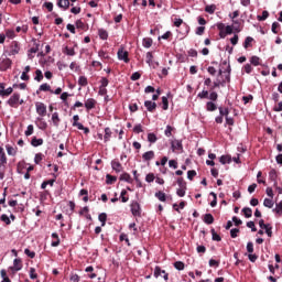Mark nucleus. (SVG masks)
Listing matches in <instances>:
<instances>
[{"label":"nucleus","mask_w":282,"mask_h":282,"mask_svg":"<svg viewBox=\"0 0 282 282\" xmlns=\"http://www.w3.org/2000/svg\"><path fill=\"white\" fill-rule=\"evenodd\" d=\"M2 65H4V68H3V69L10 68L11 65H12V59H10V58L3 59V61H2Z\"/></svg>","instance_id":"338daca9"},{"label":"nucleus","mask_w":282,"mask_h":282,"mask_svg":"<svg viewBox=\"0 0 282 282\" xmlns=\"http://www.w3.org/2000/svg\"><path fill=\"white\" fill-rule=\"evenodd\" d=\"M23 99H21V94L14 93L7 101V105L9 107H13V109H17L19 105H23Z\"/></svg>","instance_id":"f257e3e1"},{"label":"nucleus","mask_w":282,"mask_h":282,"mask_svg":"<svg viewBox=\"0 0 282 282\" xmlns=\"http://www.w3.org/2000/svg\"><path fill=\"white\" fill-rule=\"evenodd\" d=\"M52 239H55V240L52 241L51 246L53 248H58V246H61V238L58 237V234L53 232L52 234Z\"/></svg>","instance_id":"f8f14e48"},{"label":"nucleus","mask_w":282,"mask_h":282,"mask_svg":"<svg viewBox=\"0 0 282 282\" xmlns=\"http://www.w3.org/2000/svg\"><path fill=\"white\" fill-rule=\"evenodd\" d=\"M162 109L163 111H166L169 109V98L167 97H162Z\"/></svg>","instance_id":"4d7b16f0"},{"label":"nucleus","mask_w":282,"mask_h":282,"mask_svg":"<svg viewBox=\"0 0 282 282\" xmlns=\"http://www.w3.org/2000/svg\"><path fill=\"white\" fill-rule=\"evenodd\" d=\"M250 63L254 65V67H258V65H261V58L259 56H251Z\"/></svg>","instance_id":"c9c22d12"},{"label":"nucleus","mask_w":282,"mask_h":282,"mask_svg":"<svg viewBox=\"0 0 282 282\" xmlns=\"http://www.w3.org/2000/svg\"><path fill=\"white\" fill-rule=\"evenodd\" d=\"M219 162H220L221 164H230L231 159H230L229 155H221L220 159H219Z\"/></svg>","instance_id":"a18cd8bd"},{"label":"nucleus","mask_w":282,"mask_h":282,"mask_svg":"<svg viewBox=\"0 0 282 282\" xmlns=\"http://www.w3.org/2000/svg\"><path fill=\"white\" fill-rule=\"evenodd\" d=\"M171 147H172V151H182L183 149L182 141L180 140L172 141Z\"/></svg>","instance_id":"9b49d317"},{"label":"nucleus","mask_w":282,"mask_h":282,"mask_svg":"<svg viewBox=\"0 0 282 282\" xmlns=\"http://www.w3.org/2000/svg\"><path fill=\"white\" fill-rule=\"evenodd\" d=\"M242 213L247 219H250V217H252V208L250 207L242 208Z\"/></svg>","instance_id":"58836bf2"},{"label":"nucleus","mask_w":282,"mask_h":282,"mask_svg":"<svg viewBox=\"0 0 282 282\" xmlns=\"http://www.w3.org/2000/svg\"><path fill=\"white\" fill-rule=\"evenodd\" d=\"M116 182H118V177L111 175V174H107L106 175V184H116Z\"/></svg>","instance_id":"393cba45"},{"label":"nucleus","mask_w":282,"mask_h":282,"mask_svg":"<svg viewBox=\"0 0 282 282\" xmlns=\"http://www.w3.org/2000/svg\"><path fill=\"white\" fill-rule=\"evenodd\" d=\"M176 195L178 197H184V195H186V187H180L178 189H176Z\"/></svg>","instance_id":"0e129e2a"},{"label":"nucleus","mask_w":282,"mask_h":282,"mask_svg":"<svg viewBox=\"0 0 282 282\" xmlns=\"http://www.w3.org/2000/svg\"><path fill=\"white\" fill-rule=\"evenodd\" d=\"M120 199L123 204H127V202H129V194L127 193V189L121 191Z\"/></svg>","instance_id":"c756f323"},{"label":"nucleus","mask_w":282,"mask_h":282,"mask_svg":"<svg viewBox=\"0 0 282 282\" xmlns=\"http://www.w3.org/2000/svg\"><path fill=\"white\" fill-rule=\"evenodd\" d=\"M145 63H148V65H150V67H153V69H155V65H153V53H151V52L147 53Z\"/></svg>","instance_id":"6ab92c4d"},{"label":"nucleus","mask_w":282,"mask_h":282,"mask_svg":"<svg viewBox=\"0 0 282 282\" xmlns=\"http://www.w3.org/2000/svg\"><path fill=\"white\" fill-rule=\"evenodd\" d=\"M206 110L207 111H217V105L213 101H207Z\"/></svg>","instance_id":"473e14b6"},{"label":"nucleus","mask_w":282,"mask_h":282,"mask_svg":"<svg viewBox=\"0 0 282 282\" xmlns=\"http://www.w3.org/2000/svg\"><path fill=\"white\" fill-rule=\"evenodd\" d=\"M57 6L62 9V10H69L70 6H74V3H69V0H58L57 1Z\"/></svg>","instance_id":"1a4fd4ad"},{"label":"nucleus","mask_w":282,"mask_h":282,"mask_svg":"<svg viewBox=\"0 0 282 282\" xmlns=\"http://www.w3.org/2000/svg\"><path fill=\"white\" fill-rule=\"evenodd\" d=\"M0 164L2 166H6L8 164V156L6 155V151H3V148L0 147Z\"/></svg>","instance_id":"dca6fc26"},{"label":"nucleus","mask_w":282,"mask_h":282,"mask_svg":"<svg viewBox=\"0 0 282 282\" xmlns=\"http://www.w3.org/2000/svg\"><path fill=\"white\" fill-rule=\"evenodd\" d=\"M35 109L37 116H41L42 118H45L47 116V106L41 101L35 102Z\"/></svg>","instance_id":"7ed1b4c3"},{"label":"nucleus","mask_w":282,"mask_h":282,"mask_svg":"<svg viewBox=\"0 0 282 282\" xmlns=\"http://www.w3.org/2000/svg\"><path fill=\"white\" fill-rule=\"evenodd\" d=\"M21 48L19 47V42H17V41H13L12 43H11V54H19V51H20Z\"/></svg>","instance_id":"5701e85b"},{"label":"nucleus","mask_w":282,"mask_h":282,"mask_svg":"<svg viewBox=\"0 0 282 282\" xmlns=\"http://www.w3.org/2000/svg\"><path fill=\"white\" fill-rule=\"evenodd\" d=\"M22 269H23V262L21 261V259H14L12 270H15V272H19V270H22Z\"/></svg>","instance_id":"4468645a"},{"label":"nucleus","mask_w":282,"mask_h":282,"mask_svg":"<svg viewBox=\"0 0 282 282\" xmlns=\"http://www.w3.org/2000/svg\"><path fill=\"white\" fill-rule=\"evenodd\" d=\"M0 221H3L7 226H10V224H12V221L10 220V217H8V215L6 214L1 215Z\"/></svg>","instance_id":"603ef678"},{"label":"nucleus","mask_w":282,"mask_h":282,"mask_svg":"<svg viewBox=\"0 0 282 282\" xmlns=\"http://www.w3.org/2000/svg\"><path fill=\"white\" fill-rule=\"evenodd\" d=\"M54 182H56V178L48 180V181H44V182L41 184V188H42V189H45V188H47V186H54Z\"/></svg>","instance_id":"2f4dec72"},{"label":"nucleus","mask_w":282,"mask_h":282,"mask_svg":"<svg viewBox=\"0 0 282 282\" xmlns=\"http://www.w3.org/2000/svg\"><path fill=\"white\" fill-rule=\"evenodd\" d=\"M276 177H279V175L276 174V170H271L269 172V180L270 182H276Z\"/></svg>","instance_id":"ea45409f"},{"label":"nucleus","mask_w":282,"mask_h":282,"mask_svg":"<svg viewBox=\"0 0 282 282\" xmlns=\"http://www.w3.org/2000/svg\"><path fill=\"white\" fill-rule=\"evenodd\" d=\"M226 83H230V73L226 75L225 79H216V82H214V86L210 88V91H215V89L219 87H225Z\"/></svg>","instance_id":"f03ea898"},{"label":"nucleus","mask_w":282,"mask_h":282,"mask_svg":"<svg viewBox=\"0 0 282 282\" xmlns=\"http://www.w3.org/2000/svg\"><path fill=\"white\" fill-rule=\"evenodd\" d=\"M29 275H30V279H32V280L39 279V274L36 273V269L35 268H30Z\"/></svg>","instance_id":"49530a36"},{"label":"nucleus","mask_w":282,"mask_h":282,"mask_svg":"<svg viewBox=\"0 0 282 282\" xmlns=\"http://www.w3.org/2000/svg\"><path fill=\"white\" fill-rule=\"evenodd\" d=\"M174 129H175L174 127L166 126V129H165V135H166V138H171V135H173Z\"/></svg>","instance_id":"052dcab7"},{"label":"nucleus","mask_w":282,"mask_h":282,"mask_svg":"<svg viewBox=\"0 0 282 282\" xmlns=\"http://www.w3.org/2000/svg\"><path fill=\"white\" fill-rule=\"evenodd\" d=\"M254 41L253 37L247 36L245 42H243V47L245 50H248V47H252V42Z\"/></svg>","instance_id":"c85d7f7f"},{"label":"nucleus","mask_w":282,"mask_h":282,"mask_svg":"<svg viewBox=\"0 0 282 282\" xmlns=\"http://www.w3.org/2000/svg\"><path fill=\"white\" fill-rule=\"evenodd\" d=\"M142 45H143V47L149 50V47H151L153 45V39L144 37L143 41H142Z\"/></svg>","instance_id":"b1692460"},{"label":"nucleus","mask_w":282,"mask_h":282,"mask_svg":"<svg viewBox=\"0 0 282 282\" xmlns=\"http://www.w3.org/2000/svg\"><path fill=\"white\" fill-rule=\"evenodd\" d=\"M203 221L210 226V224H215V217H213V214H205Z\"/></svg>","instance_id":"f3484780"},{"label":"nucleus","mask_w":282,"mask_h":282,"mask_svg":"<svg viewBox=\"0 0 282 282\" xmlns=\"http://www.w3.org/2000/svg\"><path fill=\"white\" fill-rule=\"evenodd\" d=\"M117 56L119 61H123L124 63H129V52L124 51L123 48H119Z\"/></svg>","instance_id":"423d86ee"},{"label":"nucleus","mask_w":282,"mask_h":282,"mask_svg":"<svg viewBox=\"0 0 282 282\" xmlns=\"http://www.w3.org/2000/svg\"><path fill=\"white\" fill-rule=\"evenodd\" d=\"M98 56H99V58H102L104 61H110L111 59L109 54L107 52H105L104 50H100L98 52Z\"/></svg>","instance_id":"72a5a7b5"},{"label":"nucleus","mask_w":282,"mask_h":282,"mask_svg":"<svg viewBox=\"0 0 282 282\" xmlns=\"http://www.w3.org/2000/svg\"><path fill=\"white\" fill-rule=\"evenodd\" d=\"M148 142H150V144H155V142H158V135H155V133L153 132L149 133Z\"/></svg>","instance_id":"e433bc0d"},{"label":"nucleus","mask_w":282,"mask_h":282,"mask_svg":"<svg viewBox=\"0 0 282 282\" xmlns=\"http://www.w3.org/2000/svg\"><path fill=\"white\" fill-rule=\"evenodd\" d=\"M154 197H156L159 202H166V194L162 191L156 192Z\"/></svg>","instance_id":"412c9836"},{"label":"nucleus","mask_w":282,"mask_h":282,"mask_svg":"<svg viewBox=\"0 0 282 282\" xmlns=\"http://www.w3.org/2000/svg\"><path fill=\"white\" fill-rule=\"evenodd\" d=\"M220 116L224 118H227L230 113V110L228 108L219 107L218 108Z\"/></svg>","instance_id":"79ce46f5"},{"label":"nucleus","mask_w":282,"mask_h":282,"mask_svg":"<svg viewBox=\"0 0 282 282\" xmlns=\"http://www.w3.org/2000/svg\"><path fill=\"white\" fill-rule=\"evenodd\" d=\"M97 101L94 98H89L85 101V108L87 111H91V109H96Z\"/></svg>","instance_id":"6e6552de"},{"label":"nucleus","mask_w":282,"mask_h":282,"mask_svg":"<svg viewBox=\"0 0 282 282\" xmlns=\"http://www.w3.org/2000/svg\"><path fill=\"white\" fill-rule=\"evenodd\" d=\"M52 122L54 127H58V124H61V118L58 117V112H54L52 115Z\"/></svg>","instance_id":"cd10ccee"},{"label":"nucleus","mask_w":282,"mask_h":282,"mask_svg":"<svg viewBox=\"0 0 282 282\" xmlns=\"http://www.w3.org/2000/svg\"><path fill=\"white\" fill-rule=\"evenodd\" d=\"M111 135H113L111 128H105L104 142H109L111 140Z\"/></svg>","instance_id":"2eb2a0df"},{"label":"nucleus","mask_w":282,"mask_h":282,"mask_svg":"<svg viewBox=\"0 0 282 282\" xmlns=\"http://www.w3.org/2000/svg\"><path fill=\"white\" fill-rule=\"evenodd\" d=\"M144 107L147 108L148 111H150V113H153V111L158 109V104H155V101L145 100Z\"/></svg>","instance_id":"0eeeda50"},{"label":"nucleus","mask_w":282,"mask_h":282,"mask_svg":"<svg viewBox=\"0 0 282 282\" xmlns=\"http://www.w3.org/2000/svg\"><path fill=\"white\" fill-rule=\"evenodd\" d=\"M75 25H76L77 30H85V22H83V20H77L75 22Z\"/></svg>","instance_id":"774afa93"},{"label":"nucleus","mask_w":282,"mask_h":282,"mask_svg":"<svg viewBox=\"0 0 282 282\" xmlns=\"http://www.w3.org/2000/svg\"><path fill=\"white\" fill-rule=\"evenodd\" d=\"M32 133H34V126L33 124H29L26 130H25V132H24V134L26 137H30V135H32Z\"/></svg>","instance_id":"680f3d73"},{"label":"nucleus","mask_w":282,"mask_h":282,"mask_svg":"<svg viewBox=\"0 0 282 282\" xmlns=\"http://www.w3.org/2000/svg\"><path fill=\"white\" fill-rule=\"evenodd\" d=\"M98 219H99V221H101V226H106V224H107V214H105V213L99 214Z\"/></svg>","instance_id":"8fccbe9b"},{"label":"nucleus","mask_w":282,"mask_h":282,"mask_svg":"<svg viewBox=\"0 0 282 282\" xmlns=\"http://www.w3.org/2000/svg\"><path fill=\"white\" fill-rule=\"evenodd\" d=\"M153 158H155V152H153V150H150L143 153L142 155V159L144 160V162H150V160H153Z\"/></svg>","instance_id":"ddd939ff"},{"label":"nucleus","mask_w":282,"mask_h":282,"mask_svg":"<svg viewBox=\"0 0 282 282\" xmlns=\"http://www.w3.org/2000/svg\"><path fill=\"white\" fill-rule=\"evenodd\" d=\"M185 267H186V265H185L184 262H182V261H176V262H174V268H175V270L182 271V270H184Z\"/></svg>","instance_id":"864d4df0"},{"label":"nucleus","mask_w":282,"mask_h":282,"mask_svg":"<svg viewBox=\"0 0 282 282\" xmlns=\"http://www.w3.org/2000/svg\"><path fill=\"white\" fill-rule=\"evenodd\" d=\"M268 17H270V12L263 11L262 15H258L257 19H258V21H265V19H268Z\"/></svg>","instance_id":"e2e57ef3"},{"label":"nucleus","mask_w":282,"mask_h":282,"mask_svg":"<svg viewBox=\"0 0 282 282\" xmlns=\"http://www.w3.org/2000/svg\"><path fill=\"white\" fill-rule=\"evenodd\" d=\"M88 84H89V82L87 80V77H85V76H79L78 85H79L80 87H87Z\"/></svg>","instance_id":"a19ab883"},{"label":"nucleus","mask_w":282,"mask_h":282,"mask_svg":"<svg viewBox=\"0 0 282 282\" xmlns=\"http://www.w3.org/2000/svg\"><path fill=\"white\" fill-rule=\"evenodd\" d=\"M212 239L213 241H221V236H219L215 229H212Z\"/></svg>","instance_id":"3c124183"},{"label":"nucleus","mask_w":282,"mask_h":282,"mask_svg":"<svg viewBox=\"0 0 282 282\" xmlns=\"http://www.w3.org/2000/svg\"><path fill=\"white\" fill-rule=\"evenodd\" d=\"M39 91H50L51 94H54V90H52V87L48 84H42L36 94H39Z\"/></svg>","instance_id":"4be33fe9"},{"label":"nucleus","mask_w":282,"mask_h":282,"mask_svg":"<svg viewBox=\"0 0 282 282\" xmlns=\"http://www.w3.org/2000/svg\"><path fill=\"white\" fill-rule=\"evenodd\" d=\"M207 98H209L212 102H216V100L219 98V95L216 91H212Z\"/></svg>","instance_id":"bf43d9fd"},{"label":"nucleus","mask_w":282,"mask_h":282,"mask_svg":"<svg viewBox=\"0 0 282 282\" xmlns=\"http://www.w3.org/2000/svg\"><path fill=\"white\" fill-rule=\"evenodd\" d=\"M130 206H131V213L134 217H140V215H142L140 203L133 202Z\"/></svg>","instance_id":"39448f33"},{"label":"nucleus","mask_w":282,"mask_h":282,"mask_svg":"<svg viewBox=\"0 0 282 282\" xmlns=\"http://www.w3.org/2000/svg\"><path fill=\"white\" fill-rule=\"evenodd\" d=\"M73 127H77V129H79V131H84L86 135L89 133V128H85V126H83L80 122L73 123Z\"/></svg>","instance_id":"a878e982"},{"label":"nucleus","mask_w":282,"mask_h":282,"mask_svg":"<svg viewBox=\"0 0 282 282\" xmlns=\"http://www.w3.org/2000/svg\"><path fill=\"white\" fill-rule=\"evenodd\" d=\"M272 212L275 213V215H279V217H281V215H282V200L280 203L275 204V208H273Z\"/></svg>","instance_id":"bb28decb"},{"label":"nucleus","mask_w":282,"mask_h":282,"mask_svg":"<svg viewBox=\"0 0 282 282\" xmlns=\"http://www.w3.org/2000/svg\"><path fill=\"white\" fill-rule=\"evenodd\" d=\"M43 158H44L43 153H36L34 158V163L41 164V162H43Z\"/></svg>","instance_id":"5fc2aeb1"},{"label":"nucleus","mask_w":282,"mask_h":282,"mask_svg":"<svg viewBox=\"0 0 282 282\" xmlns=\"http://www.w3.org/2000/svg\"><path fill=\"white\" fill-rule=\"evenodd\" d=\"M215 10H217V6L215 4H208L205 7V12H207V14H215Z\"/></svg>","instance_id":"7c9ffc66"},{"label":"nucleus","mask_w":282,"mask_h":282,"mask_svg":"<svg viewBox=\"0 0 282 282\" xmlns=\"http://www.w3.org/2000/svg\"><path fill=\"white\" fill-rule=\"evenodd\" d=\"M196 176H197V172L195 170H189L187 172V180H189L191 182H193V180H195Z\"/></svg>","instance_id":"de8ad7c7"},{"label":"nucleus","mask_w":282,"mask_h":282,"mask_svg":"<svg viewBox=\"0 0 282 282\" xmlns=\"http://www.w3.org/2000/svg\"><path fill=\"white\" fill-rule=\"evenodd\" d=\"M63 54H66V56H76V51H74V47L65 46Z\"/></svg>","instance_id":"a211bd4d"},{"label":"nucleus","mask_w":282,"mask_h":282,"mask_svg":"<svg viewBox=\"0 0 282 282\" xmlns=\"http://www.w3.org/2000/svg\"><path fill=\"white\" fill-rule=\"evenodd\" d=\"M154 276H155V279L163 276L164 281H169V273H166V271L162 270V268H160V267H155Z\"/></svg>","instance_id":"20e7f679"},{"label":"nucleus","mask_w":282,"mask_h":282,"mask_svg":"<svg viewBox=\"0 0 282 282\" xmlns=\"http://www.w3.org/2000/svg\"><path fill=\"white\" fill-rule=\"evenodd\" d=\"M34 80H36L37 83H41V80H43V72L41 69L35 70Z\"/></svg>","instance_id":"c03bdc74"},{"label":"nucleus","mask_w":282,"mask_h":282,"mask_svg":"<svg viewBox=\"0 0 282 282\" xmlns=\"http://www.w3.org/2000/svg\"><path fill=\"white\" fill-rule=\"evenodd\" d=\"M8 155H17V151L10 144L6 145Z\"/></svg>","instance_id":"69168bd1"},{"label":"nucleus","mask_w":282,"mask_h":282,"mask_svg":"<svg viewBox=\"0 0 282 282\" xmlns=\"http://www.w3.org/2000/svg\"><path fill=\"white\" fill-rule=\"evenodd\" d=\"M98 34L102 41H107V39H109V33H107L105 29L99 30Z\"/></svg>","instance_id":"f704fd0d"},{"label":"nucleus","mask_w":282,"mask_h":282,"mask_svg":"<svg viewBox=\"0 0 282 282\" xmlns=\"http://www.w3.org/2000/svg\"><path fill=\"white\" fill-rule=\"evenodd\" d=\"M111 167H112V171H116V173H122V164L119 163L118 160L111 161Z\"/></svg>","instance_id":"9d476101"},{"label":"nucleus","mask_w":282,"mask_h":282,"mask_svg":"<svg viewBox=\"0 0 282 282\" xmlns=\"http://www.w3.org/2000/svg\"><path fill=\"white\" fill-rule=\"evenodd\" d=\"M263 206H265V208H273L274 202L272 200V198H264Z\"/></svg>","instance_id":"37998d69"},{"label":"nucleus","mask_w":282,"mask_h":282,"mask_svg":"<svg viewBox=\"0 0 282 282\" xmlns=\"http://www.w3.org/2000/svg\"><path fill=\"white\" fill-rule=\"evenodd\" d=\"M120 180L122 182H128V184H133V178H131V175L129 173L121 174Z\"/></svg>","instance_id":"aec40b11"},{"label":"nucleus","mask_w":282,"mask_h":282,"mask_svg":"<svg viewBox=\"0 0 282 282\" xmlns=\"http://www.w3.org/2000/svg\"><path fill=\"white\" fill-rule=\"evenodd\" d=\"M32 147H41L43 144V139H36V137H33L31 140Z\"/></svg>","instance_id":"4c0bfd02"},{"label":"nucleus","mask_w":282,"mask_h":282,"mask_svg":"<svg viewBox=\"0 0 282 282\" xmlns=\"http://www.w3.org/2000/svg\"><path fill=\"white\" fill-rule=\"evenodd\" d=\"M12 91H14V89L12 87L9 88H4L3 91L0 94V96L4 97V96H11Z\"/></svg>","instance_id":"6e6d98bb"},{"label":"nucleus","mask_w":282,"mask_h":282,"mask_svg":"<svg viewBox=\"0 0 282 282\" xmlns=\"http://www.w3.org/2000/svg\"><path fill=\"white\" fill-rule=\"evenodd\" d=\"M4 35L7 36V39H14L17 36V34L14 33V30L12 29H7Z\"/></svg>","instance_id":"09e8293b"},{"label":"nucleus","mask_w":282,"mask_h":282,"mask_svg":"<svg viewBox=\"0 0 282 282\" xmlns=\"http://www.w3.org/2000/svg\"><path fill=\"white\" fill-rule=\"evenodd\" d=\"M176 184L180 186V188H186V181H184V177H178Z\"/></svg>","instance_id":"13d9d810"}]
</instances>
